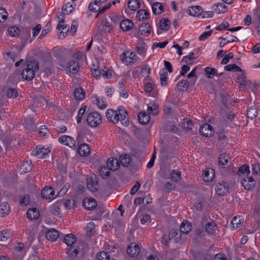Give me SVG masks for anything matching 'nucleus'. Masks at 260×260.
<instances>
[{
    "instance_id": "f257e3e1",
    "label": "nucleus",
    "mask_w": 260,
    "mask_h": 260,
    "mask_svg": "<svg viewBox=\"0 0 260 260\" xmlns=\"http://www.w3.org/2000/svg\"><path fill=\"white\" fill-rule=\"evenodd\" d=\"M26 68L21 73L23 79L27 81H31L35 76L36 72L39 69V64L36 60H27L25 63Z\"/></svg>"
},
{
    "instance_id": "f03ea898",
    "label": "nucleus",
    "mask_w": 260,
    "mask_h": 260,
    "mask_svg": "<svg viewBox=\"0 0 260 260\" xmlns=\"http://www.w3.org/2000/svg\"><path fill=\"white\" fill-rule=\"evenodd\" d=\"M86 121L89 126L95 127L102 123V116L98 112H92L88 115Z\"/></svg>"
},
{
    "instance_id": "7ed1b4c3",
    "label": "nucleus",
    "mask_w": 260,
    "mask_h": 260,
    "mask_svg": "<svg viewBox=\"0 0 260 260\" xmlns=\"http://www.w3.org/2000/svg\"><path fill=\"white\" fill-rule=\"evenodd\" d=\"M50 152V150L41 146H37L32 151V154L38 156L39 158H43Z\"/></svg>"
},
{
    "instance_id": "20e7f679",
    "label": "nucleus",
    "mask_w": 260,
    "mask_h": 260,
    "mask_svg": "<svg viewBox=\"0 0 260 260\" xmlns=\"http://www.w3.org/2000/svg\"><path fill=\"white\" fill-rule=\"evenodd\" d=\"M256 181L251 176H246L243 178L241 180L242 186L247 190L253 188L255 185Z\"/></svg>"
},
{
    "instance_id": "39448f33",
    "label": "nucleus",
    "mask_w": 260,
    "mask_h": 260,
    "mask_svg": "<svg viewBox=\"0 0 260 260\" xmlns=\"http://www.w3.org/2000/svg\"><path fill=\"white\" fill-rule=\"evenodd\" d=\"M58 141L61 144L68 146L72 148H76V142L74 138L70 136L63 135L58 139Z\"/></svg>"
},
{
    "instance_id": "423d86ee",
    "label": "nucleus",
    "mask_w": 260,
    "mask_h": 260,
    "mask_svg": "<svg viewBox=\"0 0 260 260\" xmlns=\"http://www.w3.org/2000/svg\"><path fill=\"white\" fill-rule=\"evenodd\" d=\"M199 131L200 133L203 136L211 137L213 135L212 126L207 123L202 125Z\"/></svg>"
},
{
    "instance_id": "0eeeda50",
    "label": "nucleus",
    "mask_w": 260,
    "mask_h": 260,
    "mask_svg": "<svg viewBox=\"0 0 260 260\" xmlns=\"http://www.w3.org/2000/svg\"><path fill=\"white\" fill-rule=\"evenodd\" d=\"M228 185L224 181H221L217 183L215 187L216 193L219 196H223L228 191Z\"/></svg>"
},
{
    "instance_id": "6e6552de",
    "label": "nucleus",
    "mask_w": 260,
    "mask_h": 260,
    "mask_svg": "<svg viewBox=\"0 0 260 260\" xmlns=\"http://www.w3.org/2000/svg\"><path fill=\"white\" fill-rule=\"evenodd\" d=\"M106 114L107 118L113 123H117L119 121L118 111H114L113 109H108Z\"/></svg>"
},
{
    "instance_id": "1a4fd4ad",
    "label": "nucleus",
    "mask_w": 260,
    "mask_h": 260,
    "mask_svg": "<svg viewBox=\"0 0 260 260\" xmlns=\"http://www.w3.org/2000/svg\"><path fill=\"white\" fill-rule=\"evenodd\" d=\"M140 251L139 246L134 243H131L126 249L127 253L132 257L137 256L139 254Z\"/></svg>"
},
{
    "instance_id": "9d476101",
    "label": "nucleus",
    "mask_w": 260,
    "mask_h": 260,
    "mask_svg": "<svg viewBox=\"0 0 260 260\" xmlns=\"http://www.w3.org/2000/svg\"><path fill=\"white\" fill-rule=\"evenodd\" d=\"M107 166L109 170L115 171L119 167V161L114 157L110 158L107 160Z\"/></svg>"
},
{
    "instance_id": "9b49d317",
    "label": "nucleus",
    "mask_w": 260,
    "mask_h": 260,
    "mask_svg": "<svg viewBox=\"0 0 260 260\" xmlns=\"http://www.w3.org/2000/svg\"><path fill=\"white\" fill-rule=\"evenodd\" d=\"M187 12L190 15L199 16L202 15L203 10L201 6H195L189 7Z\"/></svg>"
},
{
    "instance_id": "f8f14e48",
    "label": "nucleus",
    "mask_w": 260,
    "mask_h": 260,
    "mask_svg": "<svg viewBox=\"0 0 260 260\" xmlns=\"http://www.w3.org/2000/svg\"><path fill=\"white\" fill-rule=\"evenodd\" d=\"M46 239L51 241H56L59 237V232L54 229H50L45 234Z\"/></svg>"
},
{
    "instance_id": "ddd939ff",
    "label": "nucleus",
    "mask_w": 260,
    "mask_h": 260,
    "mask_svg": "<svg viewBox=\"0 0 260 260\" xmlns=\"http://www.w3.org/2000/svg\"><path fill=\"white\" fill-rule=\"evenodd\" d=\"M96 202L93 199L86 198L83 201V206L85 209L89 210L93 209L96 206Z\"/></svg>"
},
{
    "instance_id": "4468645a",
    "label": "nucleus",
    "mask_w": 260,
    "mask_h": 260,
    "mask_svg": "<svg viewBox=\"0 0 260 260\" xmlns=\"http://www.w3.org/2000/svg\"><path fill=\"white\" fill-rule=\"evenodd\" d=\"M135 53L133 52H123L121 55V60L122 62L127 63H130L133 60H136L135 58L136 57Z\"/></svg>"
},
{
    "instance_id": "2eb2a0df",
    "label": "nucleus",
    "mask_w": 260,
    "mask_h": 260,
    "mask_svg": "<svg viewBox=\"0 0 260 260\" xmlns=\"http://www.w3.org/2000/svg\"><path fill=\"white\" fill-rule=\"evenodd\" d=\"M107 0H95L93 3H90L89 5V10L90 11L96 12H98L102 7V3H105Z\"/></svg>"
},
{
    "instance_id": "dca6fc26",
    "label": "nucleus",
    "mask_w": 260,
    "mask_h": 260,
    "mask_svg": "<svg viewBox=\"0 0 260 260\" xmlns=\"http://www.w3.org/2000/svg\"><path fill=\"white\" fill-rule=\"evenodd\" d=\"M10 211V206L7 202L0 201V216H5Z\"/></svg>"
},
{
    "instance_id": "f3484780",
    "label": "nucleus",
    "mask_w": 260,
    "mask_h": 260,
    "mask_svg": "<svg viewBox=\"0 0 260 260\" xmlns=\"http://www.w3.org/2000/svg\"><path fill=\"white\" fill-rule=\"evenodd\" d=\"M134 23L132 20L127 19L122 20L119 23L120 28L123 31H128L131 29Z\"/></svg>"
},
{
    "instance_id": "a211bd4d",
    "label": "nucleus",
    "mask_w": 260,
    "mask_h": 260,
    "mask_svg": "<svg viewBox=\"0 0 260 260\" xmlns=\"http://www.w3.org/2000/svg\"><path fill=\"white\" fill-rule=\"evenodd\" d=\"M217 228V224L213 220L208 222L205 226V231L209 235L214 234Z\"/></svg>"
},
{
    "instance_id": "6ab92c4d",
    "label": "nucleus",
    "mask_w": 260,
    "mask_h": 260,
    "mask_svg": "<svg viewBox=\"0 0 260 260\" xmlns=\"http://www.w3.org/2000/svg\"><path fill=\"white\" fill-rule=\"evenodd\" d=\"M212 9L215 13L217 14L224 13L228 11V7L223 3L215 4L212 6Z\"/></svg>"
},
{
    "instance_id": "aec40b11",
    "label": "nucleus",
    "mask_w": 260,
    "mask_h": 260,
    "mask_svg": "<svg viewBox=\"0 0 260 260\" xmlns=\"http://www.w3.org/2000/svg\"><path fill=\"white\" fill-rule=\"evenodd\" d=\"M78 150L79 155L82 156H86L90 153L89 146L85 143L80 144L78 147Z\"/></svg>"
},
{
    "instance_id": "412c9836",
    "label": "nucleus",
    "mask_w": 260,
    "mask_h": 260,
    "mask_svg": "<svg viewBox=\"0 0 260 260\" xmlns=\"http://www.w3.org/2000/svg\"><path fill=\"white\" fill-rule=\"evenodd\" d=\"M87 188L91 192L97 191L98 184L92 177H88L86 179Z\"/></svg>"
},
{
    "instance_id": "4be33fe9",
    "label": "nucleus",
    "mask_w": 260,
    "mask_h": 260,
    "mask_svg": "<svg viewBox=\"0 0 260 260\" xmlns=\"http://www.w3.org/2000/svg\"><path fill=\"white\" fill-rule=\"evenodd\" d=\"M54 194V191L53 188L51 187H45L43 190L41 191L42 197L45 199H49L51 198Z\"/></svg>"
},
{
    "instance_id": "5701e85b",
    "label": "nucleus",
    "mask_w": 260,
    "mask_h": 260,
    "mask_svg": "<svg viewBox=\"0 0 260 260\" xmlns=\"http://www.w3.org/2000/svg\"><path fill=\"white\" fill-rule=\"evenodd\" d=\"M139 30L142 35L148 36L151 32V26L148 23H144L140 25Z\"/></svg>"
},
{
    "instance_id": "b1692460",
    "label": "nucleus",
    "mask_w": 260,
    "mask_h": 260,
    "mask_svg": "<svg viewBox=\"0 0 260 260\" xmlns=\"http://www.w3.org/2000/svg\"><path fill=\"white\" fill-rule=\"evenodd\" d=\"M138 119L140 123L145 125L150 121V116L145 112H141L138 116Z\"/></svg>"
},
{
    "instance_id": "393cba45",
    "label": "nucleus",
    "mask_w": 260,
    "mask_h": 260,
    "mask_svg": "<svg viewBox=\"0 0 260 260\" xmlns=\"http://www.w3.org/2000/svg\"><path fill=\"white\" fill-rule=\"evenodd\" d=\"M152 10L153 14L159 15L164 11L163 6L159 2H155L152 6Z\"/></svg>"
},
{
    "instance_id": "a878e982",
    "label": "nucleus",
    "mask_w": 260,
    "mask_h": 260,
    "mask_svg": "<svg viewBox=\"0 0 260 260\" xmlns=\"http://www.w3.org/2000/svg\"><path fill=\"white\" fill-rule=\"evenodd\" d=\"M230 158V156L227 153H222L220 155L218 158V162L219 165L222 168H224L225 166L227 165L229 159Z\"/></svg>"
},
{
    "instance_id": "bb28decb",
    "label": "nucleus",
    "mask_w": 260,
    "mask_h": 260,
    "mask_svg": "<svg viewBox=\"0 0 260 260\" xmlns=\"http://www.w3.org/2000/svg\"><path fill=\"white\" fill-rule=\"evenodd\" d=\"M63 241L68 246H72L76 241V237L72 234H68L64 237Z\"/></svg>"
},
{
    "instance_id": "cd10ccee",
    "label": "nucleus",
    "mask_w": 260,
    "mask_h": 260,
    "mask_svg": "<svg viewBox=\"0 0 260 260\" xmlns=\"http://www.w3.org/2000/svg\"><path fill=\"white\" fill-rule=\"evenodd\" d=\"M39 215V210L35 208L29 209L27 212V217L31 220L38 219Z\"/></svg>"
},
{
    "instance_id": "c85d7f7f",
    "label": "nucleus",
    "mask_w": 260,
    "mask_h": 260,
    "mask_svg": "<svg viewBox=\"0 0 260 260\" xmlns=\"http://www.w3.org/2000/svg\"><path fill=\"white\" fill-rule=\"evenodd\" d=\"M62 204V201H58L53 204L50 207V212L52 214L55 215H57L60 212V206Z\"/></svg>"
},
{
    "instance_id": "c756f323",
    "label": "nucleus",
    "mask_w": 260,
    "mask_h": 260,
    "mask_svg": "<svg viewBox=\"0 0 260 260\" xmlns=\"http://www.w3.org/2000/svg\"><path fill=\"white\" fill-rule=\"evenodd\" d=\"M127 6L131 10L135 11L140 7L141 3L139 0H128Z\"/></svg>"
},
{
    "instance_id": "7c9ffc66",
    "label": "nucleus",
    "mask_w": 260,
    "mask_h": 260,
    "mask_svg": "<svg viewBox=\"0 0 260 260\" xmlns=\"http://www.w3.org/2000/svg\"><path fill=\"white\" fill-rule=\"evenodd\" d=\"M243 222V218L240 216L234 217L231 221L232 228L233 229H237L242 225Z\"/></svg>"
},
{
    "instance_id": "2f4dec72",
    "label": "nucleus",
    "mask_w": 260,
    "mask_h": 260,
    "mask_svg": "<svg viewBox=\"0 0 260 260\" xmlns=\"http://www.w3.org/2000/svg\"><path fill=\"white\" fill-rule=\"evenodd\" d=\"M46 99L43 96L35 97L32 100V105L33 107H41L46 104Z\"/></svg>"
},
{
    "instance_id": "473e14b6",
    "label": "nucleus",
    "mask_w": 260,
    "mask_h": 260,
    "mask_svg": "<svg viewBox=\"0 0 260 260\" xmlns=\"http://www.w3.org/2000/svg\"><path fill=\"white\" fill-rule=\"evenodd\" d=\"M74 95L76 100H82L85 95V92L82 88H77L75 89Z\"/></svg>"
},
{
    "instance_id": "72a5a7b5",
    "label": "nucleus",
    "mask_w": 260,
    "mask_h": 260,
    "mask_svg": "<svg viewBox=\"0 0 260 260\" xmlns=\"http://www.w3.org/2000/svg\"><path fill=\"white\" fill-rule=\"evenodd\" d=\"M149 16V13L145 9H141L137 12V18L141 21L146 20Z\"/></svg>"
},
{
    "instance_id": "f704fd0d",
    "label": "nucleus",
    "mask_w": 260,
    "mask_h": 260,
    "mask_svg": "<svg viewBox=\"0 0 260 260\" xmlns=\"http://www.w3.org/2000/svg\"><path fill=\"white\" fill-rule=\"evenodd\" d=\"M171 23L169 19L163 18L160 20L159 27L161 30L167 31L170 29Z\"/></svg>"
},
{
    "instance_id": "c9c22d12",
    "label": "nucleus",
    "mask_w": 260,
    "mask_h": 260,
    "mask_svg": "<svg viewBox=\"0 0 260 260\" xmlns=\"http://www.w3.org/2000/svg\"><path fill=\"white\" fill-rule=\"evenodd\" d=\"M121 164L124 167H127L132 161V158L128 154H122L119 157Z\"/></svg>"
},
{
    "instance_id": "e433bc0d",
    "label": "nucleus",
    "mask_w": 260,
    "mask_h": 260,
    "mask_svg": "<svg viewBox=\"0 0 260 260\" xmlns=\"http://www.w3.org/2000/svg\"><path fill=\"white\" fill-rule=\"evenodd\" d=\"M99 173L102 178H106L110 175V170L106 166H102L99 169Z\"/></svg>"
},
{
    "instance_id": "4c0bfd02",
    "label": "nucleus",
    "mask_w": 260,
    "mask_h": 260,
    "mask_svg": "<svg viewBox=\"0 0 260 260\" xmlns=\"http://www.w3.org/2000/svg\"><path fill=\"white\" fill-rule=\"evenodd\" d=\"M110 21L113 23V24L115 26V27L121 21V19L122 18V16L119 14H116L115 13H112L110 16Z\"/></svg>"
},
{
    "instance_id": "58836bf2",
    "label": "nucleus",
    "mask_w": 260,
    "mask_h": 260,
    "mask_svg": "<svg viewBox=\"0 0 260 260\" xmlns=\"http://www.w3.org/2000/svg\"><path fill=\"white\" fill-rule=\"evenodd\" d=\"M160 84L161 86H166L168 84V73L165 69L160 71Z\"/></svg>"
},
{
    "instance_id": "ea45409f",
    "label": "nucleus",
    "mask_w": 260,
    "mask_h": 260,
    "mask_svg": "<svg viewBox=\"0 0 260 260\" xmlns=\"http://www.w3.org/2000/svg\"><path fill=\"white\" fill-rule=\"evenodd\" d=\"M92 98L94 99V100H93L94 104H96L99 108L103 109L106 107L107 104L105 102L102 100H100L97 95H93Z\"/></svg>"
},
{
    "instance_id": "a19ab883",
    "label": "nucleus",
    "mask_w": 260,
    "mask_h": 260,
    "mask_svg": "<svg viewBox=\"0 0 260 260\" xmlns=\"http://www.w3.org/2000/svg\"><path fill=\"white\" fill-rule=\"evenodd\" d=\"M191 229V224L189 222L185 223L182 222L180 227V233L184 234H188Z\"/></svg>"
},
{
    "instance_id": "79ce46f5",
    "label": "nucleus",
    "mask_w": 260,
    "mask_h": 260,
    "mask_svg": "<svg viewBox=\"0 0 260 260\" xmlns=\"http://www.w3.org/2000/svg\"><path fill=\"white\" fill-rule=\"evenodd\" d=\"M181 125L184 129H186L187 131H189L192 129L193 124L191 120L184 119L181 123Z\"/></svg>"
},
{
    "instance_id": "37998d69",
    "label": "nucleus",
    "mask_w": 260,
    "mask_h": 260,
    "mask_svg": "<svg viewBox=\"0 0 260 260\" xmlns=\"http://www.w3.org/2000/svg\"><path fill=\"white\" fill-rule=\"evenodd\" d=\"M171 179L174 182H177L181 179V173L178 170H173L170 174Z\"/></svg>"
},
{
    "instance_id": "c03bdc74",
    "label": "nucleus",
    "mask_w": 260,
    "mask_h": 260,
    "mask_svg": "<svg viewBox=\"0 0 260 260\" xmlns=\"http://www.w3.org/2000/svg\"><path fill=\"white\" fill-rule=\"evenodd\" d=\"M6 93L8 98H15L18 95L17 91L14 88H9L6 89Z\"/></svg>"
},
{
    "instance_id": "a18cd8bd",
    "label": "nucleus",
    "mask_w": 260,
    "mask_h": 260,
    "mask_svg": "<svg viewBox=\"0 0 260 260\" xmlns=\"http://www.w3.org/2000/svg\"><path fill=\"white\" fill-rule=\"evenodd\" d=\"M115 27V26L113 24L111 21L110 20H105L104 22L103 25V29L106 32H111L113 28Z\"/></svg>"
},
{
    "instance_id": "49530a36",
    "label": "nucleus",
    "mask_w": 260,
    "mask_h": 260,
    "mask_svg": "<svg viewBox=\"0 0 260 260\" xmlns=\"http://www.w3.org/2000/svg\"><path fill=\"white\" fill-rule=\"evenodd\" d=\"M68 68L71 72L75 73L76 72L78 71L79 69V64L76 61H70L68 63Z\"/></svg>"
},
{
    "instance_id": "de8ad7c7",
    "label": "nucleus",
    "mask_w": 260,
    "mask_h": 260,
    "mask_svg": "<svg viewBox=\"0 0 260 260\" xmlns=\"http://www.w3.org/2000/svg\"><path fill=\"white\" fill-rule=\"evenodd\" d=\"M147 111L149 114L153 116L156 115L158 113V107L156 104H152L148 106Z\"/></svg>"
},
{
    "instance_id": "09e8293b",
    "label": "nucleus",
    "mask_w": 260,
    "mask_h": 260,
    "mask_svg": "<svg viewBox=\"0 0 260 260\" xmlns=\"http://www.w3.org/2000/svg\"><path fill=\"white\" fill-rule=\"evenodd\" d=\"M205 72L208 78H211L215 75H217V70L215 68L207 67L205 69Z\"/></svg>"
},
{
    "instance_id": "8fccbe9b",
    "label": "nucleus",
    "mask_w": 260,
    "mask_h": 260,
    "mask_svg": "<svg viewBox=\"0 0 260 260\" xmlns=\"http://www.w3.org/2000/svg\"><path fill=\"white\" fill-rule=\"evenodd\" d=\"M79 253L78 250L74 247V246H71L70 248L68 249L67 253L68 256L71 258L76 257Z\"/></svg>"
},
{
    "instance_id": "3c124183",
    "label": "nucleus",
    "mask_w": 260,
    "mask_h": 260,
    "mask_svg": "<svg viewBox=\"0 0 260 260\" xmlns=\"http://www.w3.org/2000/svg\"><path fill=\"white\" fill-rule=\"evenodd\" d=\"M257 113L256 108L254 107L249 108L247 112V117L251 119L256 117L257 115Z\"/></svg>"
},
{
    "instance_id": "603ef678",
    "label": "nucleus",
    "mask_w": 260,
    "mask_h": 260,
    "mask_svg": "<svg viewBox=\"0 0 260 260\" xmlns=\"http://www.w3.org/2000/svg\"><path fill=\"white\" fill-rule=\"evenodd\" d=\"M197 71V68L193 69L191 72H190L188 75L187 78L190 80V85H194L197 79V76H196Z\"/></svg>"
},
{
    "instance_id": "864d4df0",
    "label": "nucleus",
    "mask_w": 260,
    "mask_h": 260,
    "mask_svg": "<svg viewBox=\"0 0 260 260\" xmlns=\"http://www.w3.org/2000/svg\"><path fill=\"white\" fill-rule=\"evenodd\" d=\"M250 173L249 167L246 165H244L241 166L238 171V174L239 176L244 175L245 174L248 175Z\"/></svg>"
},
{
    "instance_id": "5fc2aeb1",
    "label": "nucleus",
    "mask_w": 260,
    "mask_h": 260,
    "mask_svg": "<svg viewBox=\"0 0 260 260\" xmlns=\"http://www.w3.org/2000/svg\"><path fill=\"white\" fill-rule=\"evenodd\" d=\"M96 259V260H110V255L107 252L101 251L97 253Z\"/></svg>"
},
{
    "instance_id": "6e6d98bb",
    "label": "nucleus",
    "mask_w": 260,
    "mask_h": 260,
    "mask_svg": "<svg viewBox=\"0 0 260 260\" xmlns=\"http://www.w3.org/2000/svg\"><path fill=\"white\" fill-rule=\"evenodd\" d=\"M189 85H190V80H182L177 84V87L180 90L184 91L185 89H187Z\"/></svg>"
},
{
    "instance_id": "4d7b16f0",
    "label": "nucleus",
    "mask_w": 260,
    "mask_h": 260,
    "mask_svg": "<svg viewBox=\"0 0 260 260\" xmlns=\"http://www.w3.org/2000/svg\"><path fill=\"white\" fill-rule=\"evenodd\" d=\"M224 70L228 71L241 72V69L235 64H229L224 67Z\"/></svg>"
},
{
    "instance_id": "13d9d810",
    "label": "nucleus",
    "mask_w": 260,
    "mask_h": 260,
    "mask_svg": "<svg viewBox=\"0 0 260 260\" xmlns=\"http://www.w3.org/2000/svg\"><path fill=\"white\" fill-rule=\"evenodd\" d=\"M8 31L9 35L12 37L18 36L20 32L19 28L16 26L9 27Z\"/></svg>"
},
{
    "instance_id": "bf43d9fd",
    "label": "nucleus",
    "mask_w": 260,
    "mask_h": 260,
    "mask_svg": "<svg viewBox=\"0 0 260 260\" xmlns=\"http://www.w3.org/2000/svg\"><path fill=\"white\" fill-rule=\"evenodd\" d=\"M20 204L23 206H26L30 204V197L28 194H25L21 197L20 202Z\"/></svg>"
},
{
    "instance_id": "052dcab7",
    "label": "nucleus",
    "mask_w": 260,
    "mask_h": 260,
    "mask_svg": "<svg viewBox=\"0 0 260 260\" xmlns=\"http://www.w3.org/2000/svg\"><path fill=\"white\" fill-rule=\"evenodd\" d=\"M11 232L9 231H3L0 232V241H5L10 238Z\"/></svg>"
},
{
    "instance_id": "680f3d73",
    "label": "nucleus",
    "mask_w": 260,
    "mask_h": 260,
    "mask_svg": "<svg viewBox=\"0 0 260 260\" xmlns=\"http://www.w3.org/2000/svg\"><path fill=\"white\" fill-rule=\"evenodd\" d=\"M118 114L119 115V121H124L127 116V111L123 109H119L118 110Z\"/></svg>"
},
{
    "instance_id": "e2e57ef3",
    "label": "nucleus",
    "mask_w": 260,
    "mask_h": 260,
    "mask_svg": "<svg viewBox=\"0 0 260 260\" xmlns=\"http://www.w3.org/2000/svg\"><path fill=\"white\" fill-rule=\"evenodd\" d=\"M86 108H87V106H85L82 107V108H81L79 109V110L78 111L77 117V122L78 123H79L81 122L82 116H83V114H84V113L86 110Z\"/></svg>"
},
{
    "instance_id": "0e129e2a",
    "label": "nucleus",
    "mask_w": 260,
    "mask_h": 260,
    "mask_svg": "<svg viewBox=\"0 0 260 260\" xmlns=\"http://www.w3.org/2000/svg\"><path fill=\"white\" fill-rule=\"evenodd\" d=\"M8 18V14L5 9L0 8V22L5 21Z\"/></svg>"
},
{
    "instance_id": "69168bd1",
    "label": "nucleus",
    "mask_w": 260,
    "mask_h": 260,
    "mask_svg": "<svg viewBox=\"0 0 260 260\" xmlns=\"http://www.w3.org/2000/svg\"><path fill=\"white\" fill-rule=\"evenodd\" d=\"M246 77L244 74H241L239 75L237 80L238 83L243 86H246L247 82L245 80Z\"/></svg>"
},
{
    "instance_id": "338daca9",
    "label": "nucleus",
    "mask_w": 260,
    "mask_h": 260,
    "mask_svg": "<svg viewBox=\"0 0 260 260\" xmlns=\"http://www.w3.org/2000/svg\"><path fill=\"white\" fill-rule=\"evenodd\" d=\"M74 9V8L72 4H70V3H67L63 6L62 8V10L63 11L66 12V14H69L73 11Z\"/></svg>"
},
{
    "instance_id": "774afa93",
    "label": "nucleus",
    "mask_w": 260,
    "mask_h": 260,
    "mask_svg": "<svg viewBox=\"0 0 260 260\" xmlns=\"http://www.w3.org/2000/svg\"><path fill=\"white\" fill-rule=\"evenodd\" d=\"M252 174L260 175V164L255 163L252 165Z\"/></svg>"
}]
</instances>
